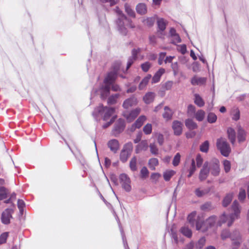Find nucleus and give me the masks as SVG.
I'll return each instance as SVG.
<instances>
[{"label": "nucleus", "instance_id": "60", "mask_svg": "<svg viewBox=\"0 0 249 249\" xmlns=\"http://www.w3.org/2000/svg\"><path fill=\"white\" fill-rule=\"evenodd\" d=\"M202 224L203 221L201 220L199 217H198L195 224L196 225V229L197 230H200L202 227Z\"/></svg>", "mask_w": 249, "mask_h": 249}, {"label": "nucleus", "instance_id": "18", "mask_svg": "<svg viewBox=\"0 0 249 249\" xmlns=\"http://www.w3.org/2000/svg\"><path fill=\"white\" fill-rule=\"evenodd\" d=\"M107 145L110 150L115 153L118 150L119 147V142L116 139H112L109 141L107 143Z\"/></svg>", "mask_w": 249, "mask_h": 249}, {"label": "nucleus", "instance_id": "50", "mask_svg": "<svg viewBox=\"0 0 249 249\" xmlns=\"http://www.w3.org/2000/svg\"><path fill=\"white\" fill-rule=\"evenodd\" d=\"M180 155L179 153H178L176 154V155L175 156V157L173 159V162H172L173 165L174 166H178L180 162Z\"/></svg>", "mask_w": 249, "mask_h": 249}, {"label": "nucleus", "instance_id": "32", "mask_svg": "<svg viewBox=\"0 0 249 249\" xmlns=\"http://www.w3.org/2000/svg\"><path fill=\"white\" fill-rule=\"evenodd\" d=\"M196 212H193L191 213L187 217V220L188 222L191 224V225L193 227L195 226V223L196 220Z\"/></svg>", "mask_w": 249, "mask_h": 249}, {"label": "nucleus", "instance_id": "10", "mask_svg": "<svg viewBox=\"0 0 249 249\" xmlns=\"http://www.w3.org/2000/svg\"><path fill=\"white\" fill-rule=\"evenodd\" d=\"M13 212V210L10 208H7L2 212L1 220L3 224L7 225L10 223V219L12 218V214Z\"/></svg>", "mask_w": 249, "mask_h": 249}, {"label": "nucleus", "instance_id": "21", "mask_svg": "<svg viewBox=\"0 0 249 249\" xmlns=\"http://www.w3.org/2000/svg\"><path fill=\"white\" fill-rule=\"evenodd\" d=\"M155 97V94L153 92H148L143 97L144 102L146 104H149L153 102Z\"/></svg>", "mask_w": 249, "mask_h": 249}, {"label": "nucleus", "instance_id": "45", "mask_svg": "<svg viewBox=\"0 0 249 249\" xmlns=\"http://www.w3.org/2000/svg\"><path fill=\"white\" fill-rule=\"evenodd\" d=\"M150 151L153 155H158L159 149L155 143H151L149 145Z\"/></svg>", "mask_w": 249, "mask_h": 249}, {"label": "nucleus", "instance_id": "5", "mask_svg": "<svg viewBox=\"0 0 249 249\" xmlns=\"http://www.w3.org/2000/svg\"><path fill=\"white\" fill-rule=\"evenodd\" d=\"M95 111L98 112L99 113H104L103 119L106 121L114 113L115 109L113 107H104L102 105H100L95 109Z\"/></svg>", "mask_w": 249, "mask_h": 249}, {"label": "nucleus", "instance_id": "3", "mask_svg": "<svg viewBox=\"0 0 249 249\" xmlns=\"http://www.w3.org/2000/svg\"><path fill=\"white\" fill-rule=\"evenodd\" d=\"M231 209L233 213L229 215L228 227H230L236 219L239 218L241 207L237 200H234L233 201L231 205Z\"/></svg>", "mask_w": 249, "mask_h": 249}, {"label": "nucleus", "instance_id": "33", "mask_svg": "<svg viewBox=\"0 0 249 249\" xmlns=\"http://www.w3.org/2000/svg\"><path fill=\"white\" fill-rule=\"evenodd\" d=\"M195 118L198 121H202L205 115V112L203 110H198L194 115Z\"/></svg>", "mask_w": 249, "mask_h": 249}, {"label": "nucleus", "instance_id": "11", "mask_svg": "<svg viewBox=\"0 0 249 249\" xmlns=\"http://www.w3.org/2000/svg\"><path fill=\"white\" fill-rule=\"evenodd\" d=\"M124 121L123 119H119L115 124L113 129L114 133L115 134H119L124 130Z\"/></svg>", "mask_w": 249, "mask_h": 249}, {"label": "nucleus", "instance_id": "19", "mask_svg": "<svg viewBox=\"0 0 249 249\" xmlns=\"http://www.w3.org/2000/svg\"><path fill=\"white\" fill-rule=\"evenodd\" d=\"M165 72V70L163 68H160L154 74L152 78V83H156L160 81V77Z\"/></svg>", "mask_w": 249, "mask_h": 249}, {"label": "nucleus", "instance_id": "12", "mask_svg": "<svg viewBox=\"0 0 249 249\" xmlns=\"http://www.w3.org/2000/svg\"><path fill=\"white\" fill-rule=\"evenodd\" d=\"M137 103V99L134 96H132L124 101L123 107L125 109H128L129 107L136 106Z\"/></svg>", "mask_w": 249, "mask_h": 249}, {"label": "nucleus", "instance_id": "34", "mask_svg": "<svg viewBox=\"0 0 249 249\" xmlns=\"http://www.w3.org/2000/svg\"><path fill=\"white\" fill-rule=\"evenodd\" d=\"M229 221V215H226L224 213L219 218V220L218 222L219 226H221L222 224L227 223L228 226V222Z\"/></svg>", "mask_w": 249, "mask_h": 249}, {"label": "nucleus", "instance_id": "9", "mask_svg": "<svg viewBox=\"0 0 249 249\" xmlns=\"http://www.w3.org/2000/svg\"><path fill=\"white\" fill-rule=\"evenodd\" d=\"M126 20H127V18L125 17L124 18H117L116 20L117 29L120 33L124 35H126L127 32V29L125 27V25H126Z\"/></svg>", "mask_w": 249, "mask_h": 249}, {"label": "nucleus", "instance_id": "51", "mask_svg": "<svg viewBox=\"0 0 249 249\" xmlns=\"http://www.w3.org/2000/svg\"><path fill=\"white\" fill-rule=\"evenodd\" d=\"M196 108L195 107L192 105H189L188 106L187 114L189 116H192L195 114Z\"/></svg>", "mask_w": 249, "mask_h": 249}, {"label": "nucleus", "instance_id": "22", "mask_svg": "<svg viewBox=\"0 0 249 249\" xmlns=\"http://www.w3.org/2000/svg\"><path fill=\"white\" fill-rule=\"evenodd\" d=\"M227 133L230 142L232 144H234L236 139V133L234 130L232 128H229L227 130Z\"/></svg>", "mask_w": 249, "mask_h": 249}, {"label": "nucleus", "instance_id": "57", "mask_svg": "<svg viewBox=\"0 0 249 249\" xmlns=\"http://www.w3.org/2000/svg\"><path fill=\"white\" fill-rule=\"evenodd\" d=\"M25 206L24 202L21 199H18V207L19 209L20 213L22 214L23 212V208Z\"/></svg>", "mask_w": 249, "mask_h": 249}, {"label": "nucleus", "instance_id": "25", "mask_svg": "<svg viewBox=\"0 0 249 249\" xmlns=\"http://www.w3.org/2000/svg\"><path fill=\"white\" fill-rule=\"evenodd\" d=\"M148 147V143L146 141H142L138 145H137L136 148V153H139L140 151L146 150Z\"/></svg>", "mask_w": 249, "mask_h": 249}, {"label": "nucleus", "instance_id": "28", "mask_svg": "<svg viewBox=\"0 0 249 249\" xmlns=\"http://www.w3.org/2000/svg\"><path fill=\"white\" fill-rule=\"evenodd\" d=\"M172 112L167 106L164 107V112L163 113V117L167 121L171 120L172 117Z\"/></svg>", "mask_w": 249, "mask_h": 249}, {"label": "nucleus", "instance_id": "31", "mask_svg": "<svg viewBox=\"0 0 249 249\" xmlns=\"http://www.w3.org/2000/svg\"><path fill=\"white\" fill-rule=\"evenodd\" d=\"M180 231L182 234L188 238H190L192 236V232L191 230L185 226L180 229Z\"/></svg>", "mask_w": 249, "mask_h": 249}, {"label": "nucleus", "instance_id": "16", "mask_svg": "<svg viewBox=\"0 0 249 249\" xmlns=\"http://www.w3.org/2000/svg\"><path fill=\"white\" fill-rule=\"evenodd\" d=\"M206 78L205 77H200L197 76H194L191 79V84L194 86H202L205 84Z\"/></svg>", "mask_w": 249, "mask_h": 249}, {"label": "nucleus", "instance_id": "41", "mask_svg": "<svg viewBox=\"0 0 249 249\" xmlns=\"http://www.w3.org/2000/svg\"><path fill=\"white\" fill-rule=\"evenodd\" d=\"M217 120L216 115L212 112H210L208 114L207 117V121L209 123H214Z\"/></svg>", "mask_w": 249, "mask_h": 249}, {"label": "nucleus", "instance_id": "8", "mask_svg": "<svg viewBox=\"0 0 249 249\" xmlns=\"http://www.w3.org/2000/svg\"><path fill=\"white\" fill-rule=\"evenodd\" d=\"M141 109L139 107H137L131 111H124L123 113L124 117L126 119L128 122H131L138 116L140 113Z\"/></svg>", "mask_w": 249, "mask_h": 249}, {"label": "nucleus", "instance_id": "40", "mask_svg": "<svg viewBox=\"0 0 249 249\" xmlns=\"http://www.w3.org/2000/svg\"><path fill=\"white\" fill-rule=\"evenodd\" d=\"M242 238L240 232L238 230H234L231 233L230 238L231 240H235Z\"/></svg>", "mask_w": 249, "mask_h": 249}, {"label": "nucleus", "instance_id": "14", "mask_svg": "<svg viewBox=\"0 0 249 249\" xmlns=\"http://www.w3.org/2000/svg\"><path fill=\"white\" fill-rule=\"evenodd\" d=\"M209 172V169L208 168V161L204 163L202 168L200 170L199 179L200 181H203L207 178Z\"/></svg>", "mask_w": 249, "mask_h": 249}, {"label": "nucleus", "instance_id": "56", "mask_svg": "<svg viewBox=\"0 0 249 249\" xmlns=\"http://www.w3.org/2000/svg\"><path fill=\"white\" fill-rule=\"evenodd\" d=\"M149 171L146 167H143L141 170V176L142 178H145L148 177Z\"/></svg>", "mask_w": 249, "mask_h": 249}, {"label": "nucleus", "instance_id": "6", "mask_svg": "<svg viewBox=\"0 0 249 249\" xmlns=\"http://www.w3.org/2000/svg\"><path fill=\"white\" fill-rule=\"evenodd\" d=\"M132 150V144L131 143L126 144L120 153V160L123 162L127 161L128 158L131 155Z\"/></svg>", "mask_w": 249, "mask_h": 249}, {"label": "nucleus", "instance_id": "47", "mask_svg": "<svg viewBox=\"0 0 249 249\" xmlns=\"http://www.w3.org/2000/svg\"><path fill=\"white\" fill-rule=\"evenodd\" d=\"M152 130V124H147L143 128V131L145 134L149 135L151 133Z\"/></svg>", "mask_w": 249, "mask_h": 249}, {"label": "nucleus", "instance_id": "64", "mask_svg": "<svg viewBox=\"0 0 249 249\" xmlns=\"http://www.w3.org/2000/svg\"><path fill=\"white\" fill-rule=\"evenodd\" d=\"M141 51V49L140 48L138 49H133L132 51V56L131 57L135 58L136 59L137 58V55Z\"/></svg>", "mask_w": 249, "mask_h": 249}, {"label": "nucleus", "instance_id": "2", "mask_svg": "<svg viewBox=\"0 0 249 249\" xmlns=\"http://www.w3.org/2000/svg\"><path fill=\"white\" fill-rule=\"evenodd\" d=\"M216 147L220 151L221 154L224 157H228L231 152L230 145L226 140L223 138H220L217 140Z\"/></svg>", "mask_w": 249, "mask_h": 249}, {"label": "nucleus", "instance_id": "38", "mask_svg": "<svg viewBox=\"0 0 249 249\" xmlns=\"http://www.w3.org/2000/svg\"><path fill=\"white\" fill-rule=\"evenodd\" d=\"M137 158L136 157H133L130 161L129 167L132 171H135L137 170Z\"/></svg>", "mask_w": 249, "mask_h": 249}, {"label": "nucleus", "instance_id": "49", "mask_svg": "<svg viewBox=\"0 0 249 249\" xmlns=\"http://www.w3.org/2000/svg\"><path fill=\"white\" fill-rule=\"evenodd\" d=\"M208 193L204 190H201L200 188H197L195 191V195L199 197H202Z\"/></svg>", "mask_w": 249, "mask_h": 249}, {"label": "nucleus", "instance_id": "13", "mask_svg": "<svg viewBox=\"0 0 249 249\" xmlns=\"http://www.w3.org/2000/svg\"><path fill=\"white\" fill-rule=\"evenodd\" d=\"M183 124L178 121H174L173 122L172 128L174 130V133L175 135L179 136L182 132Z\"/></svg>", "mask_w": 249, "mask_h": 249}, {"label": "nucleus", "instance_id": "4", "mask_svg": "<svg viewBox=\"0 0 249 249\" xmlns=\"http://www.w3.org/2000/svg\"><path fill=\"white\" fill-rule=\"evenodd\" d=\"M208 168L212 175L218 176L220 171L219 160L216 159H213L209 162L208 161Z\"/></svg>", "mask_w": 249, "mask_h": 249}, {"label": "nucleus", "instance_id": "27", "mask_svg": "<svg viewBox=\"0 0 249 249\" xmlns=\"http://www.w3.org/2000/svg\"><path fill=\"white\" fill-rule=\"evenodd\" d=\"M185 125L190 130L196 129L197 127V124L192 119H188L185 121Z\"/></svg>", "mask_w": 249, "mask_h": 249}, {"label": "nucleus", "instance_id": "52", "mask_svg": "<svg viewBox=\"0 0 249 249\" xmlns=\"http://www.w3.org/2000/svg\"><path fill=\"white\" fill-rule=\"evenodd\" d=\"M246 197V194L245 190L244 189H240L239 193L238 195V199L240 201H243L244 200Z\"/></svg>", "mask_w": 249, "mask_h": 249}, {"label": "nucleus", "instance_id": "63", "mask_svg": "<svg viewBox=\"0 0 249 249\" xmlns=\"http://www.w3.org/2000/svg\"><path fill=\"white\" fill-rule=\"evenodd\" d=\"M116 13L117 14L118 18H125L126 16L123 13V12L118 8L116 7L115 9Z\"/></svg>", "mask_w": 249, "mask_h": 249}, {"label": "nucleus", "instance_id": "36", "mask_svg": "<svg viewBox=\"0 0 249 249\" xmlns=\"http://www.w3.org/2000/svg\"><path fill=\"white\" fill-rule=\"evenodd\" d=\"M149 168L152 170H155V167L159 164V161L157 158H152L149 160Z\"/></svg>", "mask_w": 249, "mask_h": 249}, {"label": "nucleus", "instance_id": "43", "mask_svg": "<svg viewBox=\"0 0 249 249\" xmlns=\"http://www.w3.org/2000/svg\"><path fill=\"white\" fill-rule=\"evenodd\" d=\"M217 220V218L215 216L213 215L209 217L206 221L207 224L209 225L210 226H213Z\"/></svg>", "mask_w": 249, "mask_h": 249}, {"label": "nucleus", "instance_id": "37", "mask_svg": "<svg viewBox=\"0 0 249 249\" xmlns=\"http://www.w3.org/2000/svg\"><path fill=\"white\" fill-rule=\"evenodd\" d=\"M157 24L158 26L159 29L161 31H164L166 26V21L162 18L158 19L157 21Z\"/></svg>", "mask_w": 249, "mask_h": 249}, {"label": "nucleus", "instance_id": "42", "mask_svg": "<svg viewBox=\"0 0 249 249\" xmlns=\"http://www.w3.org/2000/svg\"><path fill=\"white\" fill-rule=\"evenodd\" d=\"M209 143L208 141H205L200 146V150L204 153H207L209 150Z\"/></svg>", "mask_w": 249, "mask_h": 249}, {"label": "nucleus", "instance_id": "24", "mask_svg": "<svg viewBox=\"0 0 249 249\" xmlns=\"http://www.w3.org/2000/svg\"><path fill=\"white\" fill-rule=\"evenodd\" d=\"M233 196V193H230L227 194L224 198L222 202V205L224 207H227L231 202Z\"/></svg>", "mask_w": 249, "mask_h": 249}, {"label": "nucleus", "instance_id": "61", "mask_svg": "<svg viewBox=\"0 0 249 249\" xmlns=\"http://www.w3.org/2000/svg\"><path fill=\"white\" fill-rule=\"evenodd\" d=\"M203 161V158L201 157L200 154H197L196 157V162L197 167H199L201 166Z\"/></svg>", "mask_w": 249, "mask_h": 249}, {"label": "nucleus", "instance_id": "30", "mask_svg": "<svg viewBox=\"0 0 249 249\" xmlns=\"http://www.w3.org/2000/svg\"><path fill=\"white\" fill-rule=\"evenodd\" d=\"M176 174V172L172 170H167L163 174L164 179L168 181L170 180L171 178Z\"/></svg>", "mask_w": 249, "mask_h": 249}, {"label": "nucleus", "instance_id": "15", "mask_svg": "<svg viewBox=\"0 0 249 249\" xmlns=\"http://www.w3.org/2000/svg\"><path fill=\"white\" fill-rule=\"evenodd\" d=\"M146 120V116L144 115L140 116L135 121V122L132 124L130 130L134 131L136 128H140L143 124V123Z\"/></svg>", "mask_w": 249, "mask_h": 249}, {"label": "nucleus", "instance_id": "7", "mask_svg": "<svg viewBox=\"0 0 249 249\" xmlns=\"http://www.w3.org/2000/svg\"><path fill=\"white\" fill-rule=\"evenodd\" d=\"M119 179L123 188L126 192H130L131 187V180L129 177L126 174L123 173L120 175Z\"/></svg>", "mask_w": 249, "mask_h": 249}, {"label": "nucleus", "instance_id": "48", "mask_svg": "<svg viewBox=\"0 0 249 249\" xmlns=\"http://www.w3.org/2000/svg\"><path fill=\"white\" fill-rule=\"evenodd\" d=\"M9 235V232H4L0 235V245L6 243Z\"/></svg>", "mask_w": 249, "mask_h": 249}, {"label": "nucleus", "instance_id": "46", "mask_svg": "<svg viewBox=\"0 0 249 249\" xmlns=\"http://www.w3.org/2000/svg\"><path fill=\"white\" fill-rule=\"evenodd\" d=\"M206 240L204 237L201 238L196 245V249H201L205 245Z\"/></svg>", "mask_w": 249, "mask_h": 249}, {"label": "nucleus", "instance_id": "23", "mask_svg": "<svg viewBox=\"0 0 249 249\" xmlns=\"http://www.w3.org/2000/svg\"><path fill=\"white\" fill-rule=\"evenodd\" d=\"M137 12L140 15H144L147 12L146 6L144 3H139L136 7Z\"/></svg>", "mask_w": 249, "mask_h": 249}, {"label": "nucleus", "instance_id": "44", "mask_svg": "<svg viewBox=\"0 0 249 249\" xmlns=\"http://www.w3.org/2000/svg\"><path fill=\"white\" fill-rule=\"evenodd\" d=\"M232 119L234 121H237L240 119V111L238 108H236L232 111Z\"/></svg>", "mask_w": 249, "mask_h": 249}, {"label": "nucleus", "instance_id": "29", "mask_svg": "<svg viewBox=\"0 0 249 249\" xmlns=\"http://www.w3.org/2000/svg\"><path fill=\"white\" fill-rule=\"evenodd\" d=\"M194 96L195 103L199 107H202L204 106L205 102L203 99L200 97V96L198 94H195Z\"/></svg>", "mask_w": 249, "mask_h": 249}, {"label": "nucleus", "instance_id": "1", "mask_svg": "<svg viewBox=\"0 0 249 249\" xmlns=\"http://www.w3.org/2000/svg\"><path fill=\"white\" fill-rule=\"evenodd\" d=\"M121 63L119 61L113 63L112 66V71L108 72L105 78L103 85H101L98 90L102 99H106L109 94L110 86L115 81Z\"/></svg>", "mask_w": 249, "mask_h": 249}, {"label": "nucleus", "instance_id": "54", "mask_svg": "<svg viewBox=\"0 0 249 249\" xmlns=\"http://www.w3.org/2000/svg\"><path fill=\"white\" fill-rule=\"evenodd\" d=\"M223 166L224 170L226 173H228L230 171L231 169V163L228 160H224L223 161Z\"/></svg>", "mask_w": 249, "mask_h": 249}, {"label": "nucleus", "instance_id": "58", "mask_svg": "<svg viewBox=\"0 0 249 249\" xmlns=\"http://www.w3.org/2000/svg\"><path fill=\"white\" fill-rule=\"evenodd\" d=\"M231 233L228 230H224L222 231L221 238L223 239H225L227 238H230Z\"/></svg>", "mask_w": 249, "mask_h": 249}, {"label": "nucleus", "instance_id": "26", "mask_svg": "<svg viewBox=\"0 0 249 249\" xmlns=\"http://www.w3.org/2000/svg\"><path fill=\"white\" fill-rule=\"evenodd\" d=\"M151 78V74H148L145 76L139 85V89L140 90H142L145 88L147 84L148 83L150 79Z\"/></svg>", "mask_w": 249, "mask_h": 249}, {"label": "nucleus", "instance_id": "39", "mask_svg": "<svg viewBox=\"0 0 249 249\" xmlns=\"http://www.w3.org/2000/svg\"><path fill=\"white\" fill-rule=\"evenodd\" d=\"M119 94H115L110 96L107 100L109 105H113L117 102V99L119 97Z\"/></svg>", "mask_w": 249, "mask_h": 249}, {"label": "nucleus", "instance_id": "55", "mask_svg": "<svg viewBox=\"0 0 249 249\" xmlns=\"http://www.w3.org/2000/svg\"><path fill=\"white\" fill-rule=\"evenodd\" d=\"M151 66L149 62H146L141 65L142 70L144 72H147Z\"/></svg>", "mask_w": 249, "mask_h": 249}, {"label": "nucleus", "instance_id": "17", "mask_svg": "<svg viewBox=\"0 0 249 249\" xmlns=\"http://www.w3.org/2000/svg\"><path fill=\"white\" fill-rule=\"evenodd\" d=\"M4 184V180L0 178V200H3L7 197L8 190L2 186Z\"/></svg>", "mask_w": 249, "mask_h": 249}, {"label": "nucleus", "instance_id": "59", "mask_svg": "<svg viewBox=\"0 0 249 249\" xmlns=\"http://www.w3.org/2000/svg\"><path fill=\"white\" fill-rule=\"evenodd\" d=\"M232 241V245L235 248H237L240 246L241 243L242 242V238H240V239H235V240H231Z\"/></svg>", "mask_w": 249, "mask_h": 249}, {"label": "nucleus", "instance_id": "53", "mask_svg": "<svg viewBox=\"0 0 249 249\" xmlns=\"http://www.w3.org/2000/svg\"><path fill=\"white\" fill-rule=\"evenodd\" d=\"M200 208L203 211H209L212 209V206L211 202H207L202 205Z\"/></svg>", "mask_w": 249, "mask_h": 249}, {"label": "nucleus", "instance_id": "20", "mask_svg": "<svg viewBox=\"0 0 249 249\" xmlns=\"http://www.w3.org/2000/svg\"><path fill=\"white\" fill-rule=\"evenodd\" d=\"M246 133L244 129L240 126L238 127L237 139L239 142H243L245 141Z\"/></svg>", "mask_w": 249, "mask_h": 249}, {"label": "nucleus", "instance_id": "35", "mask_svg": "<svg viewBox=\"0 0 249 249\" xmlns=\"http://www.w3.org/2000/svg\"><path fill=\"white\" fill-rule=\"evenodd\" d=\"M124 9L125 12L127 15L132 18L135 17V13L134 11L132 9L131 6L127 3H125L124 5Z\"/></svg>", "mask_w": 249, "mask_h": 249}, {"label": "nucleus", "instance_id": "62", "mask_svg": "<svg viewBox=\"0 0 249 249\" xmlns=\"http://www.w3.org/2000/svg\"><path fill=\"white\" fill-rule=\"evenodd\" d=\"M157 141L160 145H162L164 142V136L161 134H158L157 135Z\"/></svg>", "mask_w": 249, "mask_h": 249}]
</instances>
